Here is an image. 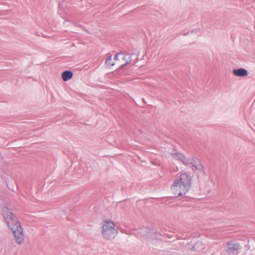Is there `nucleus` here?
I'll use <instances>...</instances> for the list:
<instances>
[{
  "label": "nucleus",
  "instance_id": "nucleus-1",
  "mask_svg": "<svg viewBox=\"0 0 255 255\" xmlns=\"http://www.w3.org/2000/svg\"><path fill=\"white\" fill-rule=\"evenodd\" d=\"M2 215L5 223L12 231L15 242L18 245L22 244L24 240V235L22 227L17 218L6 206L2 207Z\"/></svg>",
  "mask_w": 255,
  "mask_h": 255
},
{
  "label": "nucleus",
  "instance_id": "nucleus-2",
  "mask_svg": "<svg viewBox=\"0 0 255 255\" xmlns=\"http://www.w3.org/2000/svg\"><path fill=\"white\" fill-rule=\"evenodd\" d=\"M192 177L186 173H183L178 177L173 182L171 186V191L174 196L180 197L185 195L191 188Z\"/></svg>",
  "mask_w": 255,
  "mask_h": 255
},
{
  "label": "nucleus",
  "instance_id": "nucleus-3",
  "mask_svg": "<svg viewBox=\"0 0 255 255\" xmlns=\"http://www.w3.org/2000/svg\"><path fill=\"white\" fill-rule=\"evenodd\" d=\"M115 225L111 220L103 222L102 229V235L106 240H112L116 236L118 232L115 228Z\"/></svg>",
  "mask_w": 255,
  "mask_h": 255
},
{
  "label": "nucleus",
  "instance_id": "nucleus-4",
  "mask_svg": "<svg viewBox=\"0 0 255 255\" xmlns=\"http://www.w3.org/2000/svg\"><path fill=\"white\" fill-rule=\"evenodd\" d=\"M239 244H235L233 242H228L225 250L229 254L237 255L239 253Z\"/></svg>",
  "mask_w": 255,
  "mask_h": 255
},
{
  "label": "nucleus",
  "instance_id": "nucleus-5",
  "mask_svg": "<svg viewBox=\"0 0 255 255\" xmlns=\"http://www.w3.org/2000/svg\"><path fill=\"white\" fill-rule=\"evenodd\" d=\"M189 164H191L196 170L200 171H204V167L201 163L200 160L198 158L192 157L189 159Z\"/></svg>",
  "mask_w": 255,
  "mask_h": 255
},
{
  "label": "nucleus",
  "instance_id": "nucleus-6",
  "mask_svg": "<svg viewBox=\"0 0 255 255\" xmlns=\"http://www.w3.org/2000/svg\"><path fill=\"white\" fill-rule=\"evenodd\" d=\"M171 155L174 159L181 161L184 165L189 164V159H186L183 154L181 153H171Z\"/></svg>",
  "mask_w": 255,
  "mask_h": 255
},
{
  "label": "nucleus",
  "instance_id": "nucleus-7",
  "mask_svg": "<svg viewBox=\"0 0 255 255\" xmlns=\"http://www.w3.org/2000/svg\"><path fill=\"white\" fill-rule=\"evenodd\" d=\"M121 58L125 61V63L122 64L120 68L118 69V72H120V70L123 68L126 65L130 63L131 61L130 55L129 53H122V55H121Z\"/></svg>",
  "mask_w": 255,
  "mask_h": 255
},
{
  "label": "nucleus",
  "instance_id": "nucleus-8",
  "mask_svg": "<svg viewBox=\"0 0 255 255\" xmlns=\"http://www.w3.org/2000/svg\"><path fill=\"white\" fill-rule=\"evenodd\" d=\"M233 73L234 75L238 77H245L249 74L248 70L243 68L234 69Z\"/></svg>",
  "mask_w": 255,
  "mask_h": 255
},
{
  "label": "nucleus",
  "instance_id": "nucleus-9",
  "mask_svg": "<svg viewBox=\"0 0 255 255\" xmlns=\"http://www.w3.org/2000/svg\"><path fill=\"white\" fill-rule=\"evenodd\" d=\"M145 232L146 233V236L151 238L157 237V235L158 234L160 235V234L158 233L157 230L154 228H146Z\"/></svg>",
  "mask_w": 255,
  "mask_h": 255
},
{
  "label": "nucleus",
  "instance_id": "nucleus-10",
  "mask_svg": "<svg viewBox=\"0 0 255 255\" xmlns=\"http://www.w3.org/2000/svg\"><path fill=\"white\" fill-rule=\"evenodd\" d=\"M205 248V245L201 242L198 241L195 243L194 246L191 249L192 251L201 252Z\"/></svg>",
  "mask_w": 255,
  "mask_h": 255
},
{
  "label": "nucleus",
  "instance_id": "nucleus-11",
  "mask_svg": "<svg viewBox=\"0 0 255 255\" xmlns=\"http://www.w3.org/2000/svg\"><path fill=\"white\" fill-rule=\"evenodd\" d=\"M73 75V72L69 70L64 71L61 74L62 80L65 82L71 79Z\"/></svg>",
  "mask_w": 255,
  "mask_h": 255
},
{
  "label": "nucleus",
  "instance_id": "nucleus-12",
  "mask_svg": "<svg viewBox=\"0 0 255 255\" xmlns=\"http://www.w3.org/2000/svg\"><path fill=\"white\" fill-rule=\"evenodd\" d=\"M105 64L108 67H111L115 65V63L112 62V55H109L106 59Z\"/></svg>",
  "mask_w": 255,
  "mask_h": 255
},
{
  "label": "nucleus",
  "instance_id": "nucleus-13",
  "mask_svg": "<svg viewBox=\"0 0 255 255\" xmlns=\"http://www.w3.org/2000/svg\"><path fill=\"white\" fill-rule=\"evenodd\" d=\"M121 55H122V53H117L116 54L114 57V59L115 60H118V57L121 56Z\"/></svg>",
  "mask_w": 255,
  "mask_h": 255
}]
</instances>
